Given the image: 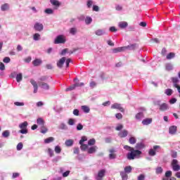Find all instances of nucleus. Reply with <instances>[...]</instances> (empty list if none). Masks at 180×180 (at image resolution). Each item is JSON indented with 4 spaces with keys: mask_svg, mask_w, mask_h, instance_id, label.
Returning <instances> with one entry per match:
<instances>
[{
    "mask_svg": "<svg viewBox=\"0 0 180 180\" xmlns=\"http://www.w3.org/2000/svg\"><path fill=\"white\" fill-rule=\"evenodd\" d=\"M124 148L127 151H130V153H127V160H134L135 158H139L140 155H141V151L139 150H134V148H131V146L125 145Z\"/></svg>",
    "mask_w": 180,
    "mask_h": 180,
    "instance_id": "f257e3e1",
    "label": "nucleus"
},
{
    "mask_svg": "<svg viewBox=\"0 0 180 180\" xmlns=\"http://www.w3.org/2000/svg\"><path fill=\"white\" fill-rule=\"evenodd\" d=\"M28 123L27 121L21 123L19 124V127L20 129H21L19 131V133H21V134H27L28 131H27V126H28Z\"/></svg>",
    "mask_w": 180,
    "mask_h": 180,
    "instance_id": "f03ea898",
    "label": "nucleus"
},
{
    "mask_svg": "<svg viewBox=\"0 0 180 180\" xmlns=\"http://www.w3.org/2000/svg\"><path fill=\"white\" fill-rule=\"evenodd\" d=\"M66 40H65V37H64V35H58L55 41H54V44H64V43H65Z\"/></svg>",
    "mask_w": 180,
    "mask_h": 180,
    "instance_id": "7ed1b4c3",
    "label": "nucleus"
},
{
    "mask_svg": "<svg viewBox=\"0 0 180 180\" xmlns=\"http://www.w3.org/2000/svg\"><path fill=\"white\" fill-rule=\"evenodd\" d=\"M172 167L173 171L178 172L180 169V165L178 164V160L176 159H174L172 161Z\"/></svg>",
    "mask_w": 180,
    "mask_h": 180,
    "instance_id": "20e7f679",
    "label": "nucleus"
},
{
    "mask_svg": "<svg viewBox=\"0 0 180 180\" xmlns=\"http://www.w3.org/2000/svg\"><path fill=\"white\" fill-rule=\"evenodd\" d=\"M111 109H118L122 113L124 112V108H122V105L119 103H114L111 105Z\"/></svg>",
    "mask_w": 180,
    "mask_h": 180,
    "instance_id": "39448f33",
    "label": "nucleus"
},
{
    "mask_svg": "<svg viewBox=\"0 0 180 180\" xmlns=\"http://www.w3.org/2000/svg\"><path fill=\"white\" fill-rule=\"evenodd\" d=\"M105 169H101L98 172V175L96 177V180H102V178L105 176Z\"/></svg>",
    "mask_w": 180,
    "mask_h": 180,
    "instance_id": "423d86ee",
    "label": "nucleus"
},
{
    "mask_svg": "<svg viewBox=\"0 0 180 180\" xmlns=\"http://www.w3.org/2000/svg\"><path fill=\"white\" fill-rule=\"evenodd\" d=\"M30 82L34 87V94H37V90L39 89V86H37V82H36V81H34V79H30Z\"/></svg>",
    "mask_w": 180,
    "mask_h": 180,
    "instance_id": "0eeeda50",
    "label": "nucleus"
},
{
    "mask_svg": "<svg viewBox=\"0 0 180 180\" xmlns=\"http://www.w3.org/2000/svg\"><path fill=\"white\" fill-rule=\"evenodd\" d=\"M43 28H44L43 24L39 22L35 23L34 26V29L37 30V32H41V30H43Z\"/></svg>",
    "mask_w": 180,
    "mask_h": 180,
    "instance_id": "6e6552de",
    "label": "nucleus"
},
{
    "mask_svg": "<svg viewBox=\"0 0 180 180\" xmlns=\"http://www.w3.org/2000/svg\"><path fill=\"white\" fill-rule=\"evenodd\" d=\"M109 158L110 160H115L116 158V150L113 148L109 150Z\"/></svg>",
    "mask_w": 180,
    "mask_h": 180,
    "instance_id": "1a4fd4ad",
    "label": "nucleus"
},
{
    "mask_svg": "<svg viewBox=\"0 0 180 180\" xmlns=\"http://www.w3.org/2000/svg\"><path fill=\"white\" fill-rule=\"evenodd\" d=\"M39 86H41V88H42V89H46V90L50 89V86L47 83L39 82Z\"/></svg>",
    "mask_w": 180,
    "mask_h": 180,
    "instance_id": "9d476101",
    "label": "nucleus"
},
{
    "mask_svg": "<svg viewBox=\"0 0 180 180\" xmlns=\"http://www.w3.org/2000/svg\"><path fill=\"white\" fill-rule=\"evenodd\" d=\"M127 134H129V131L127 130L124 129L122 131L119 132L118 136L121 139H124V137H127Z\"/></svg>",
    "mask_w": 180,
    "mask_h": 180,
    "instance_id": "9b49d317",
    "label": "nucleus"
},
{
    "mask_svg": "<svg viewBox=\"0 0 180 180\" xmlns=\"http://www.w3.org/2000/svg\"><path fill=\"white\" fill-rule=\"evenodd\" d=\"M157 148H160L159 146H153V149H150L149 150L148 154L149 155H150L151 157H154V155H155V150H157Z\"/></svg>",
    "mask_w": 180,
    "mask_h": 180,
    "instance_id": "f8f14e48",
    "label": "nucleus"
},
{
    "mask_svg": "<svg viewBox=\"0 0 180 180\" xmlns=\"http://www.w3.org/2000/svg\"><path fill=\"white\" fill-rule=\"evenodd\" d=\"M64 63H65V57H63L58 60V62L57 63V67H58V68H63Z\"/></svg>",
    "mask_w": 180,
    "mask_h": 180,
    "instance_id": "ddd939ff",
    "label": "nucleus"
},
{
    "mask_svg": "<svg viewBox=\"0 0 180 180\" xmlns=\"http://www.w3.org/2000/svg\"><path fill=\"white\" fill-rule=\"evenodd\" d=\"M43 63V60L41 59L36 58L32 61V65L34 67H39L41 63Z\"/></svg>",
    "mask_w": 180,
    "mask_h": 180,
    "instance_id": "4468645a",
    "label": "nucleus"
},
{
    "mask_svg": "<svg viewBox=\"0 0 180 180\" xmlns=\"http://www.w3.org/2000/svg\"><path fill=\"white\" fill-rule=\"evenodd\" d=\"M176 130H178V128L176 127V126H171L169 128V134H176Z\"/></svg>",
    "mask_w": 180,
    "mask_h": 180,
    "instance_id": "2eb2a0df",
    "label": "nucleus"
},
{
    "mask_svg": "<svg viewBox=\"0 0 180 180\" xmlns=\"http://www.w3.org/2000/svg\"><path fill=\"white\" fill-rule=\"evenodd\" d=\"M118 26L120 29H126L129 26V23L126 21H121L119 22Z\"/></svg>",
    "mask_w": 180,
    "mask_h": 180,
    "instance_id": "dca6fc26",
    "label": "nucleus"
},
{
    "mask_svg": "<svg viewBox=\"0 0 180 180\" xmlns=\"http://www.w3.org/2000/svg\"><path fill=\"white\" fill-rule=\"evenodd\" d=\"M152 122V118H146L142 121V124H143L144 126H148V124H151Z\"/></svg>",
    "mask_w": 180,
    "mask_h": 180,
    "instance_id": "f3484780",
    "label": "nucleus"
},
{
    "mask_svg": "<svg viewBox=\"0 0 180 180\" xmlns=\"http://www.w3.org/2000/svg\"><path fill=\"white\" fill-rule=\"evenodd\" d=\"M160 110H161V112H165V110H168V104L163 103L160 105Z\"/></svg>",
    "mask_w": 180,
    "mask_h": 180,
    "instance_id": "a211bd4d",
    "label": "nucleus"
},
{
    "mask_svg": "<svg viewBox=\"0 0 180 180\" xmlns=\"http://www.w3.org/2000/svg\"><path fill=\"white\" fill-rule=\"evenodd\" d=\"M96 150H98V147L96 146H91L87 150L88 154H94V153H96Z\"/></svg>",
    "mask_w": 180,
    "mask_h": 180,
    "instance_id": "6ab92c4d",
    "label": "nucleus"
},
{
    "mask_svg": "<svg viewBox=\"0 0 180 180\" xmlns=\"http://www.w3.org/2000/svg\"><path fill=\"white\" fill-rule=\"evenodd\" d=\"M50 2L51 5L56 6V8H58L61 5V3L58 0H50Z\"/></svg>",
    "mask_w": 180,
    "mask_h": 180,
    "instance_id": "aec40b11",
    "label": "nucleus"
},
{
    "mask_svg": "<svg viewBox=\"0 0 180 180\" xmlns=\"http://www.w3.org/2000/svg\"><path fill=\"white\" fill-rule=\"evenodd\" d=\"M124 50H126V48H124V46L123 47H118V48H116V49H114L112 50V53H120L122 51H124Z\"/></svg>",
    "mask_w": 180,
    "mask_h": 180,
    "instance_id": "412c9836",
    "label": "nucleus"
},
{
    "mask_svg": "<svg viewBox=\"0 0 180 180\" xmlns=\"http://www.w3.org/2000/svg\"><path fill=\"white\" fill-rule=\"evenodd\" d=\"M120 176L122 180H127L129 179V176L127 175V173L124 172H120Z\"/></svg>",
    "mask_w": 180,
    "mask_h": 180,
    "instance_id": "4be33fe9",
    "label": "nucleus"
},
{
    "mask_svg": "<svg viewBox=\"0 0 180 180\" xmlns=\"http://www.w3.org/2000/svg\"><path fill=\"white\" fill-rule=\"evenodd\" d=\"M1 9L3 12H5V11H9V4H4L1 5Z\"/></svg>",
    "mask_w": 180,
    "mask_h": 180,
    "instance_id": "5701e85b",
    "label": "nucleus"
},
{
    "mask_svg": "<svg viewBox=\"0 0 180 180\" xmlns=\"http://www.w3.org/2000/svg\"><path fill=\"white\" fill-rule=\"evenodd\" d=\"M65 144L67 147H71V146L74 144V140L72 139L66 140L65 142Z\"/></svg>",
    "mask_w": 180,
    "mask_h": 180,
    "instance_id": "b1692460",
    "label": "nucleus"
},
{
    "mask_svg": "<svg viewBox=\"0 0 180 180\" xmlns=\"http://www.w3.org/2000/svg\"><path fill=\"white\" fill-rule=\"evenodd\" d=\"M37 123L39 124V126H44V120H43L41 117H39L37 120Z\"/></svg>",
    "mask_w": 180,
    "mask_h": 180,
    "instance_id": "393cba45",
    "label": "nucleus"
},
{
    "mask_svg": "<svg viewBox=\"0 0 180 180\" xmlns=\"http://www.w3.org/2000/svg\"><path fill=\"white\" fill-rule=\"evenodd\" d=\"M125 50H134L136 49V44L128 45L127 46H124Z\"/></svg>",
    "mask_w": 180,
    "mask_h": 180,
    "instance_id": "a878e982",
    "label": "nucleus"
},
{
    "mask_svg": "<svg viewBox=\"0 0 180 180\" xmlns=\"http://www.w3.org/2000/svg\"><path fill=\"white\" fill-rule=\"evenodd\" d=\"M172 81L174 84V88L176 86H179L178 85V82H179V79H178V77H172Z\"/></svg>",
    "mask_w": 180,
    "mask_h": 180,
    "instance_id": "bb28decb",
    "label": "nucleus"
},
{
    "mask_svg": "<svg viewBox=\"0 0 180 180\" xmlns=\"http://www.w3.org/2000/svg\"><path fill=\"white\" fill-rule=\"evenodd\" d=\"M174 57H175V53L170 52L167 55L166 58L167 60H172V58H174Z\"/></svg>",
    "mask_w": 180,
    "mask_h": 180,
    "instance_id": "cd10ccee",
    "label": "nucleus"
},
{
    "mask_svg": "<svg viewBox=\"0 0 180 180\" xmlns=\"http://www.w3.org/2000/svg\"><path fill=\"white\" fill-rule=\"evenodd\" d=\"M82 110H83V112H84V113H89L90 110H91L89 107H88L86 105L82 106Z\"/></svg>",
    "mask_w": 180,
    "mask_h": 180,
    "instance_id": "c85d7f7f",
    "label": "nucleus"
},
{
    "mask_svg": "<svg viewBox=\"0 0 180 180\" xmlns=\"http://www.w3.org/2000/svg\"><path fill=\"white\" fill-rule=\"evenodd\" d=\"M53 140H54V138L51 136V137H49L48 139H46L44 140V143L45 144H49V143H53Z\"/></svg>",
    "mask_w": 180,
    "mask_h": 180,
    "instance_id": "c756f323",
    "label": "nucleus"
},
{
    "mask_svg": "<svg viewBox=\"0 0 180 180\" xmlns=\"http://www.w3.org/2000/svg\"><path fill=\"white\" fill-rule=\"evenodd\" d=\"M131 166H127L124 167V172L125 174H130V172H131Z\"/></svg>",
    "mask_w": 180,
    "mask_h": 180,
    "instance_id": "7c9ffc66",
    "label": "nucleus"
},
{
    "mask_svg": "<svg viewBox=\"0 0 180 180\" xmlns=\"http://www.w3.org/2000/svg\"><path fill=\"white\" fill-rule=\"evenodd\" d=\"M143 117H144V114L143 112H139L136 115V119L138 120L143 119Z\"/></svg>",
    "mask_w": 180,
    "mask_h": 180,
    "instance_id": "2f4dec72",
    "label": "nucleus"
},
{
    "mask_svg": "<svg viewBox=\"0 0 180 180\" xmlns=\"http://www.w3.org/2000/svg\"><path fill=\"white\" fill-rule=\"evenodd\" d=\"M137 142V139H136L134 137L131 136V138H129V143L130 144H136V143Z\"/></svg>",
    "mask_w": 180,
    "mask_h": 180,
    "instance_id": "473e14b6",
    "label": "nucleus"
},
{
    "mask_svg": "<svg viewBox=\"0 0 180 180\" xmlns=\"http://www.w3.org/2000/svg\"><path fill=\"white\" fill-rule=\"evenodd\" d=\"M77 30L76 27H72L70 29V34H72L73 36L77 34Z\"/></svg>",
    "mask_w": 180,
    "mask_h": 180,
    "instance_id": "72a5a7b5",
    "label": "nucleus"
},
{
    "mask_svg": "<svg viewBox=\"0 0 180 180\" xmlns=\"http://www.w3.org/2000/svg\"><path fill=\"white\" fill-rule=\"evenodd\" d=\"M172 92H173L172 89H167L165 90V94L167 95V96H171V95H172Z\"/></svg>",
    "mask_w": 180,
    "mask_h": 180,
    "instance_id": "f704fd0d",
    "label": "nucleus"
},
{
    "mask_svg": "<svg viewBox=\"0 0 180 180\" xmlns=\"http://www.w3.org/2000/svg\"><path fill=\"white\" fill-rule=\"evenodd\" d=\"M80 149L82 151H85L86 149H88V145L84 144V143H80Z\"/></svg>",
    "mask_w": 180,
    "mask_h": 180,
    "instance_id": "c9c22d12",
    "label": "nucleus"
},
{
    "mask_svg": "<svg viewBox=\"0 0 180 180\" xmlns=\"http://www.w3.org/2000/svg\"><path fill=\"white\" fill-rule=\"evenodd\" d=\"M96 143V141L95 140V139H91L89 140L88 145L89 146H95Z\"/></svg>",
    "mask_w": 180,
    "mask_h": 180,
    "instance_id": "e433bc0d",
    "label": "nucleus"
},
{
    "mask_svg": "<svg viewBox=\"0 0 180 180\" xmlns=\"http://www.w3.org/2000/svg\"><path fill=\"white\" fill-rule=\"evenodd\" d=\"M75 88H76L75 84H72L70 86L65 89V91L68 92L70 91H74V89H75Z\"/></svg>",
    "mask_w": 180,
    "mask_h": 180,
    "instance_id": "4c0bfd02",
    "label": "nucleus"
},
{
    "mask_svg": "<svg viewBox=\"0 0 180 180\" xmlns=\"http://www.w3.org/2000/svg\"><path fill=\"white\" fill-rule=\"evenodd\" d=\"M91 22H92V18L86 17V19H85L86 25H91Z\"/></svg>",
    "mask_w": 180,
    "mask_h": 180,
    "instance_id": "58836bf2",
    "label": "nucleus"
},
{
    "mask_svg": "<svg viewBox=\"0 0 180 180\" xmlns=\"http://www.w3.org/2000/svg\"><path fill=\"white\" fill-rule=\"evenodd\" d=\"M22 73H19L18 75H17L16 76V81L17 82H20V81H22Z\"/></svg>",
    "mask_w": 180,
    "mask_h": 180,
    "instance_id": "ea45409f",
    "label": "nucleus"
},
{
    "mask_svg": "<svg viewBox=\"0 0 180 180\" xmlns=\"http://www.w3.org/2000/svg\"><path fill=\"white\" fill-rule=\"evenodd\" d=\"M33 39L36 41H37L38 40H40V34H39V33L34 34V36H33Z\"/></svg>",
    "mask_w": 180,
    "mask_h": 180,
    "instance_id": "a19ab883",
    "label": "nucleus"
},
{
    "mask_svg": "<svg viewBox=\"0 0 180 180\" xmlns=\"http://www.w3.org/2000/svg\"><path fill=\"white\" fill-rule=\"evenodd\" d=\"M166 178H171L172 176V172L171 170H168L165 172Z\"/></svg>",
    "mask_w": 180,
    "mask_h": 180,
    "instance_id": "79ce46f5",
    "label": "nucleus"
},
{
    "mask_svg": "<svg viewBox=\"0 0 180 180\" xmlns=\"http://www.w3.org/2000/svg\"><path fill=\"white\" fill-rule=\"evenodd\" d=\"M68 124L69 126H74L75 124V120H74L72 118H70L69 119Z\"/></svg>",
    "mask_w": 180,
    "mask_h": 180,
    "instance_id": "37998d69",
    "label": "nucleus"
},
{
    "mask_svg": "<svg viewBox=\"0 0 180 180\" xmlns=\"http://www.w3.org/2000/svg\"><path fill=\"white\" fill-rule=\"evenodd\" d=\"M162 171H163L162 167H158L156 168L155 172L157 174H162Z\"/></svg>",
    "mask_w": 180,
    "mask_h": 180,
    "instance_id": "c03bdc74",
    "label": "nucleus"
},
{
    "mask_svg": "<svg viewBox=\"0 0 180 180\" xmlns=\"http://www.w3.org/2000/svg\"><path fill=\"white\" fill-rule=\"evenodd\" d=\"M48 131L47 128H46V127L41 126V133H42L43 134H46V132Z\"/></svg>",
    "mask_w": 180,
    "mask_h": 180,
    "instance_id": "a18cd8bd",
    "label": "nucleus"
},
{
    "mask_svg": "<svg viewBox=\"0 0 180 180\" xmlns=\"http://www.w3.org/2000/svg\"><path fill=\"white\" fill-rule=\"evenodd\" d=\"M55 153H56V154H60V153H61V147L57 146L55 147Z\"/></svg>",
    "mask_w": 180,
    "mask_h": 180,
    "instance_id": "49530a36",
    "label": "nucleus"
},
{
    "mask_svg": "<svg viewBox=\"0 0 180 180\" xmlns=\"http://www.w3.org/2000/svg\"><path fill=\"white\" fill-rule=\"evenodd\" d=\"M136 148L141 150V148H144V145L143 143H136Z\"/></svg>",
    "mask_w": 180,
    "mask_h": 180,
    "instance_id": "de8ad7c7",
    "label": "nucleus"
},
{
    "mask_svg": "<svg viewBox=\"0 0 180 180\" xmlns=\"http://www.w3.org/2000/svg\"><path fill=\"white\" fill-rule=\"evenodd\" d=\"M53 12L54 11L51 8H46L45 10V13H47L48 15H52V13H53Z\"/></svg>",
    "mask_w": 180,
    "mask_h": 180,
    "instance_id": "09e8293b",
    "label": "nucleus"
},
{
    "mask_svg": "<svg viewBox=\"0 0 180 180\" xmlns=\"http://www.w3.org/2000/svg\"><path fill=\"white\" fill-rule=\"evenodd\" d=\"M96 36H102L103 34V30H98L96 31Z\"/></svg>",
    "mask_w": 180,
    "mask_h": 180,
    "instance_id": "8fccbe9b",
    "label": "nucleus"
},
{
    "mask_svg": "<svg viewBox=\"0 0 180 180\" xmlns=\"http://www.w3.org/2000/svg\"><path fill=\"white\" fill-rule=\"evenodd\" d=\"M22 148H23V143H22V142H20L17 145V150H18V151H20V150H22Z\"/></svg>",
    "mask_w": 180,
    "mask_h": 180,
    "instance_id": "3c124183",
    "label": "nucleus"
},
{
    "mask_svg": "<svg viewBox=\"0 0 180 180\" xmlns=\"http://www.w3.org/2000/svg\"><path fill=\"white\" fill-rule=\"evenodd\" d=\"M9 131L6 130V131H4L3 133H2V136L3 137H9Z\"/></svg>",
    "mask_w": 180,
    "mask_h": 180,
    "instance_id": "603ef678",
    "label": "nucleus"
},
{
    "mask_svg": "<svg viewBox=\"0 0 180 180\" xmlns=\"http://www.w3.org/2000/svg\"><path fill=\"white\" fill-rule=\"evenodd\" d=\"M88 140V138L86 136H82L81 140L79 141V144H84V141H86Z\"/></svg>",
    "mask_w": 180,
    "mask_h": 180,
    "instance_id": "864d4df0",
    "label": "nucleus"
},
{
    "mask_svg": "<svg viewBox=\"0 0 180 180\" xmlns=\"http://www.w3.org/2000/svg\"><path fill=\"white\" fill-rule=\"evenodd\" d=\"M94 4V1H92L91 0H89L87 1V7L88 8H92V5Z\"/></svg>",
    "mask_w": 180,
    "mask_h": 180,
    "instance_id": "5fc2aeb1",
    "label": "nucleus"
},
{
    "mask_svg": "<svg viewBox=\"0 0 180 180\" xmlns=\"http://www.w3.org/2000/svg\"><path fill=\"white\" fill-rule=\"evenodd\" d=\"M165 68L167 71H171V70H172V65H171L169 63H167L165 66Z\"/></svg>",
    "mask_w": 180,
    "mask_h": 180,
    "instance_id": "6e6d98bb",
    "label": "nucleus"
},
{
    "mask_svg": "<svg viewBox=\"0 0 180 180\" xmlns=\"http://www.w3.org/2000/svg\"><path fill=\"white\" fill-rule=\"evenodd\" d=\"M0 70L1 71H5V64L2 62H0Z\"/></svg>",
    "mask_w": 180,
    "mask_h": 180,
    "instance_id": "4d7b16f0",
    "label": "nucleus"
},
{
    "mask_svg": "<svg viewBox=\"0 0 180 180\" xmlns=\"http://www.w3.org/2000/svg\"><path fill=\"white\" fill-rule=\"evenodd\" d=\"M82 129H84V126L81 123L78 124L77 126V130L79 131L82 130Z\"/></svg>",
    "mask_w": 180,
    "mask_h": 180,
    "instance_id": "13d9d810",
    "label": "nucleus"
},
{
    "mask_svg": "<svg viewBox=\"0 0 180 180\" xmlns=\"http://www.w3.org/2000/svg\"><path fill=\"white\" fill-rule=\"evenodd\" d=\"M171 155L172 158H176V157H178V153L175 151H172Z\"/></svg>",
    "mask_w": 180,
    "mask_h": 180,
    "instance_id": "bf43d9fd",
    "label": "nucleus"
},
{
    "mask_svg": "<svg viewBox=\"0 0 180 180\" xmlns=\"http://www.w3.org/2000/svg\"><path fill=\"white\" fill-rule=\"evenodd\" d=\"M4 63H11V58L9 57H5L3 60Z\"/></svg>",
    "mask_w": 180,
    "mask_h": 180,
    "instance_id": "052dcab7",
    "label": "nucleus"
},
{
    "mask_svg": "<svg viewBox=\"0 0 180 180\" xmlns=\"http://www.w3.org/2000/svg\"><path fill=\"white\" fill-rule=\"evenodd\" d=\"M48 153H49L50 157H53V155H54V152L53 151V150L51 148H48Z\"/></svg>",
    "mask_w": 180,
    "mask_h": 180,
    "instance_id": "680f3d73",
    "label": "nucleus"
},
{
    "mask_svg": "<svg viewBox=\"0 0 180 180\" xmlns=\"http://www.w3.org/2000/svg\"><path fill=\"white\" fill-rule=\"evenodd\" d=\"M14 105H15V106H25V103L20 102H15Z\"/></svg>",
    "mask_w": 180,
    "mask_h": 180,
    "instance_id": "e2e57ef3",
    "label": "nucleus"
},
{
    "mask_svg": "<svg viewBox=\"0 0 180 180\" xmlns=\"http://www.w3.org/2000/svg\"><path fill=\"white\" fill-rule=\"evenodd\" d=\"M115 117H117V119L120 120L123 118V115H122V113H117L115 115Z\"/></svg>",
    "mask_w": 180,
    "mask_h": 180,
    "instance_id": "0e129e2a",
    "label": "nucleus"
},
{
    "mask_svg": "<svg viewBox=\"0 0 180 180\" xmlns=\"http://www.w3.org/2000/svg\"><path fill=\"white\" fill-rule=\"evenodd\" d=\"M146 179V176H144V174H140L138 176V180H144Z\"/></svg>",
    "mask_w": 180,
    "mask_h": 180,
    "instance_id": "69168bd1",
    "label": "nucleus"
},
{
    "mask_svg": "<svg viewBox=\"0 0 180 180\" xmlns=\"http://www.w3.org/2000/svg\"><path fill=\"white\" fill-rule=\"evenodd\" d=\"M75 86H76V88H77V86H84V82H76L75 84Z\"/></svg>",
    "mask_w": 180,
    "mask_h": 180,
    "instance_id": "338daca9",
    "label": "nucleus"
},
{
    "mask_svg": "<svg viewBox=\"0 0 180 180\" xmlns=\"http://www.w3.org/2000/svg\"><path fill=\"white\" fill-rule=\"evenodd\" d=\"M89 85L91 88H94V86H96V82L91 81Z\"/></svg>",
    "mask_w": 180,
    "mask_h": 180,
    "instance_id": "774afa93",
    "label": "nucleus"
}]
</instances>
